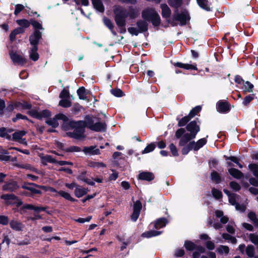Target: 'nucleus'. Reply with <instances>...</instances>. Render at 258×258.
<instances>
[{
    "label": "nucleus",
    "instance_id": "1",
    "mask_svg": "<svg viewBox=\"0 0 258 258\" xmlns=\"http://www.w3.org/2000/svg\"><path fill=\"white\" fill-rule=\"evenodd\" d=\"M114 20L117 26L126 25V19L129 17L132 19L136 18L139 15V11L132 6L128 8V11L124 8L119 7L114 10Z\"/></svg>",
    "mask_w": 258,
    "mask_h": 258
},
{
    "label": "nucleus",
    "instance_id": "2",
    "mask_svg": "<svg viewBox=\"0 0 258 258\" xmlns=\"http://www.w3.org/2000/svg\"><path fill=\"white\" fill-rule=\"evenodd\" d=\"M200 124L201 121L199 118H196L195 120L190 121L186 125V130L189 133L183 135L179 140V146H184L188 142L196 138L197 134L200 131Z\"/></svg>",
    "mask_w": 258,
    "mask_h": 258
},
{
    "label": "nucleus",
    "instance_id": "3",
    "mask_svg": "<svg viewBox=\"0 0 258 258\" xmlns=\"http://www.w3.org/2000/svg\"><path fill=\"white\" fill-rule=\"evenodd\" d=\"M48 208V207H38L35 206L32 204H24L23 206L21 207L19 209L16 210L14 209L15 212H18L20 214L23 215L27 212V210H33L34 211V217H30V219L32 221H35L36 220L41 219L42 218L41 216L39 215L38 214L42 211L45 212L48 214H51V213L49 211L46 210Z\"/></svg>",
    "mask_w": 258,
    "mask_h": 258
},
{
    "label": "nucleus",
    "instance_id": "4",
    "mask_svg": "<svg viewBox=\"0 0 258 258\" xmlns=\"http://www.w3.org/2000/svg\"><path fill=\"white\" fill-rule=\"evenodd\" d=\"M142 18L147 22H151L154 27H158L161 24V18L155 8L147 7L141 13Z\"/></svg>",
    "mask_w": 258,
    "mask_h": 258
},
{
    "label": "nucleus",
    "instance_id": "5",
    "mask_svg": "<svg viewBox=\"0 0 258 258\" xmlns=\"http://www.w3.org/2000/svg\"><path fill=\"white\" fill-rule=\"evenodd\" d=\"M190 19V17L187 11L185 10L179 13L178 10H175L172 15V19H169L167 21V23L172 27H175L178 25L176 21H179L180 25L183 26L186 25Z\"/></svg>",
    "mask_w": 258,
    "mask_h": 258
},
{
    "label": "nucleus",
    "instance_id": "6",
    "mask_svg": "<svg viewBox=\"0 0 258 258\" xmlns=\"http://www.w3.org/2000/svg\"><path fill=\"white\" fill-rule=\"evenodd\" d=\"M85 127L96 132H104L107 128L106 123L104 122L94 123V117L91 114L86 115L84 117Z\"/></svg>",
    "mask_w": 258,
    "mask_h": 258
},
{
    "label": "nucleus",
    "instance_id": "7",
    "mask_svg": "<svg viewBox=\"0 0 258 258\" xmlns=\"http://www.w3.org/2000/svg\"><path fill=\"white\" fill-rule=\"evenodd\" d=\"M21 187L23 189H27L31 192V194L27 191H24L23 194L26 196H30L34 195H41L42 191L35 187H37L43 189L45 191L47 190V187L44 185H40L32 182H25Z\"/></svg>",
    "mask_w": 258,
    "mask_h": 258
},
{
    "label": "nucleus",
    "instance_id": "8",
    "mask_svg": "<svg viewBox=\"0 0 258 258\" xmlns=\"http://www.w3.org/2000/svg\"><path fill=\"white\" fill-rule=\"evenodd\" d=\"M83 120H79L78 123L74 128V131L73 132H69L67 135L71 138L79 139L83 137L85 132V125Z\"/></svg>",
    "mask_w": 258,
    "mask_h": 258
},
{
    "label": "nucleus",
    "instance_id": "9",
    "mask_svg": "<svg viewBox=\"0 0 258 258\" xmlns=\"http://www.w3.org/2000/svg\"><path fill=\"white\" fill-rule=\"evenodd\" d=\"M248 168L255 177H251L249 179V183L255 187L258 186V163H251L248 164Z\"/></svg>",
    "mask_w": 258,
    "mask_h": 258
},
{
    "label": "nucleus",
    "instance_id": "10",
    "mask_svg": "<svg viewBox=\"0 0 258 258\" xmlns=\"http://www.w3.org/2000/svg\"><path fill=\"white\" fill-rule=\"evenodd\" d=\"M27 114L31 117L39 120H42L43 118H48L51 116V112L48 109H44L40 112L33 109L28 111Z\"/></svg>",
    "mask_w": 258,
    "mask_h": 258
},
{
    "label": "nucleus",
    "instance_id": "11",
    "mask_svg": "<svg viewBox=\"0 0 258 258\" xmlns=\"http://www.w3.org/2000/svg\"><path fill=\"white\" fill-rule=\"evenodd\" d=\"M42 39V33L39 30H34L29 36V41L32 47H38V45L41 39Z\"/></svg>",
    "mask_w": 258,
    "mask_h": 258
},
{
    "label": "nucleus",
    "instance_id": "12",
    "mask_svg": "<svg viewBox=\"0 0 258 258\" xmlns=\"http://www.w3.org/2000/svg\"><path fill=\"white\" fill-rule=\"evenodd\" d=\"M142 209V204L140 200H137L134 203L133 212L131 215V219L133 221L136 222L138 219L141 211Z\"/></svg>",
    "mask_w": 258,
    "mask_h": 258
},
{
    "label": "nucleus",
    "instance_id": "13",
    "mask_svg": "<svg viewBox=\"0 0 258 258\" xmlns=\"http://www.w3.org/2000/svg\"><path fill=\"white\" fill-rule=\"evenodd\" d=\"M217 109L221 113H227L231 110L230 104L227 101L220 100L217 102Z\"/></svg>",
    "mask_w": 258,
    "mask_h": 258
},
{
    "label": "nucleus",
    "instance_id": "14",
    "mask_svg": "<svg viewBox=\"0 0 258 258\" xmlns=\"http://www.w3.org/2000/svg\"><path fill=\"white\" fill-rule=\"evenodd\" d=\"M9 55L11 60L14 63H17L23 66L27 61V59L13 51H10L9 52Z\"/></svg>",
    "mask_w": 258,
    "mask_h": 258
},
{
    "label": "nucleus",
    "instance_id": "15",
    "mask_svg": "<svg viewBox=\"0 0 258 258\" xmlns=\"http://www.w3.org/2000/svg\"><path fill=\"white\" fill-rule=\"evenodd\" d=\"M1 198L4 200H17L13 204L16 205L17 208H19L21 206L24 205L23 202L19 199V198L13 194H4L1 196Z\"/></svg>",
    "mask_w": 258,
    "mask_h": 258
},
{
    "label": "nucleus",
    "instance_id": "16",
    "mask_svg": "<svg viewBox=\"0 0 258 258\" xmlns=\"http://www.w3.org/2000/svg\"><path fill=\"white\" fill-rule=\"evenodd\" d=\"M171 63L175 67L183 69L186 70H195L197 71L198 68L197 64H188L183 63L180 62H172Z\"/></svg>",
    "mask_w": 258,
    "mask_h": 258
},
{
    "label": "nucleus",
    "instance_id": "17",
    "mask_svg": "<svg viewBox=\"0 0 258 258\" xmlns=\"http://www.w3.org/2000/svg\"><path fill=\"white\" fill-rule=\"evenodd\" d=\"M9 224L11 229L16 231H22L25 227L21 221L16 220H11Z\"/></svg>",
    "mask_w": 258,
    "mask_h": 258
},
{
    "label": "nucleus",
    "instance_id": "18",
    "mask_svg": "<svg viewBox=\"0 0 258 258\" xmlns=\"http://www.w3.org/2000/svg\"><path fill=\"white\" fill-rule=\"evenodd\" d=\"M160 8L162 10L161 15L162 17L165 18L167 22L169 19H172V18H170L171 11L167 4H161Z\"/></svg>",
    "mask_w": 258,
    "mask_h": 258
},
{
    "label": "nucleus",
    "instance_id": "19",
    "mask_svg": "<svg viewBox=\"0 0 258 258\" xmlns=\"http://www.w3.org/2000/svg\"><path fill=\"white\" fill-rule=\"evenodd\" d=\"M182 147L183 148L181 150V153L183 155H187L189 152V151H191L192 150L197 151V149L195 148V142L194 141H190Z\"/></svg>",
    "mask_w": 258,
    "mask_h": 258
},
{
    "label": "nucleus",
    "instance_id": "20",
    "mask_svg": "<svg viewBox=\"0 0 258 258\" xmlns=\"http://www.w3.org/2000/svg\"><path fill=\"white\" fill-rule=\"evenodd\" d=\"M168 223V220L166 218L162 217L156 219L153 223H151V225L154 224V228L158 229L165 227Z\"/></svg>",
    "mask_w": 258,
    "mask_h": 258
},
{
    "label": "nucleus",
    "instance_id": "21",
    "mask_svg": "<svg viewBox=\"0 0 258 258\" xmlns=\"http://www.w3.org/2000/svg\"><path fill=\"white\" fill-rule=\"evenodd\" d=\"M19 186L16 181H12L6 183L3 186V189L5 191H14L19 188Z\"/></svg>",
    "mask_w": 258,
    "mask_h": 258
},
{
    "label": "nucleus",
    "instance_id": "22",
    "mask_svg": "<svg viewBox=\"0 0 258 258\" xmlns=\"http://www.w3.org/2000/svg\"><path fill=\"white\" fill-rule=\"evenodd\" d=\"M155 178V176L152 172L148 171H143L141 172L138 175V178L142 180L151 181Z\"/></svg>",
    "mask_w": 258,
    "mask_h": 258
},
{
    "label": "nucleus",
    "instance_id": "23",
    "mask_svg": "<svg viewBox=\"0 0 258 258\" xmlns=\"http://www.w3.org/2000/svg\"><path fill=\"white\" fill-rule=\"evenodd\" d=\"M95 146H91L90 147H84L82 151L86 154H90L92 155H99L100 154V150L95 148Z\"/></svg>",
    "mask_w": 258,
    "mask_h": 258
},
{
    "label": "nucleus",
    "instance_id": "24",
    "mask_svg": "<svg viewBox=\"0 0 258 258\" xmlns=\"http://www.w3.org/2000/svg\"><path fill=\"white\" fill-rule=\"evenodd\" d=\"M241 89L244 94H246L247 93H251L254 90V85L249 81H246L242 84Z\"/></svg>",
    "mask_w": 258,
    "mask_h": 258
},
{
    "label": "nucleus",
    "instance_id": "25",
    "mask_svg": "<svg viewBox=\"0 0 258 258\" xmlns=\"http://www.w3.org/2000/svg\"><path fill=\"white\" fill-rule=\"evenodd\" d=\"M136 25L140 33L145 32L148 30V24L144 20H140L137 22Z\"/></svg>",
    "mask_w": 258,
    "mask_h": 258
},
{
    "label": "nucleus",
    "instance_id": "26",
    "mask_svg": "<svg viewBox=\"0 0 258 258\" xmlns=\"http://www.w3.org/2000/svg\"><path fill=\"white\" fill-rule=\"evenodd\" d=\"M228 172L233 177L236 179H241L243 177V173L241 171L236 168H229L228 169Z\"/></svg>",
    "mask_w": 258,
    "mask_h": 258
},
{
    "label": "nucleus",
    "instance_id": "27",
    "mask_svg": "<svg viewBox=\"0 0 258 258\" xmlns=\"http://www.w3.org/2000/svg\"><path fill=\"white\" fill-rule=\"evenodd\" d=\"M25 32V30H23L22 28H16L11 31L9 39L10 40L13 42L16 40V36L18 34H23Z\"/></svg>",
    "mask_w": 258,
    "mask_h": 258
},
{
    "label": "nucleus",
    "instance_id": "28",
    "mask_svg": "<svg viewBox=\"0 0 258 258\" xmlns=\"http://www.w3.org/2000/svg\"><path fill=\"white\" fill-rule=\"evenodd\" d=\"M77 123L78 121L68 120L63 122L61 125V127L63 131H67L70 129L74 128Z\"/></svg>",
    "mask_w": 258,
    "mask_h": 258
},
{
    "label": "nucleus",
    "instance_id": "29",
    "mask_svg": "<svg viewBox=\"0 0 258 258\" xmlns=\"http://www.w3.org/2000/svg\"><path fill=\"white\" fill-rule=\"evenodd\" d=\"M92 5L94 9L97 11L103 13L104 12L105 9L101 0H91Z\"/></svg>",
    "mask_w": 258,
    "mask_h": 258
},
{
    "label": "nucleus",
    "instance_id": "30",
    "mask_svg": "<svg viewBox=\"0 0 258 258\" xmlns=\"http://www.w3.org/2000/svg\"><path fill=\"white\" fill-rule=\"evenodd\" d=\"M162 233V231L152 230L143 233L142 234V237L146 238H151L152 237H155L159 235Z\"/></svg>",
    "mask_w": 258,
    "mask_h": 258
},
{
    "label": "nucleus",
    "instance_id": "31",
    "mask_svg": "<svg viewBox=\"0 0 258 258\" xmlns=\"http://www.w3.org/2000/svg\"><path fill=\"white\" fill-rule=\"evenodd\" d=\"M38 47H32L29 51L30 58L34 61L38 60L39 55L37 52Z\"/></svg>",
    "mask_w": 258,
    "mask_h": 258
},
{
    "label": "nucleus",
    "instance_id": "32",
    "mask_svg": "<svg viewBox=\"0 0 258 258\" xmlns=\"http://www.w3.org/2000/svg\"><path fill=\"white\" fill-rule=\"evenodd\" d=\"M16 22L20 26L19 28H22L23 30L28 28L30 25V20L29 21L25 19H18Z\"/></svg>",
    "mask_w": 258,
    "mask_h": 258
},
{
    "label": "nucleus",
    "instance_id": "33",
    "mask_svg": "<svg viewBox=\"0 0 258 258\" xmlns=\"http://www.w3.org/2000/svg\"><path fill=\"white\" fill-rule=\"evenodd\" d=\"M57 192V194L58 195H59L60 197L63 198L64 199H65L69 201H71L72 202H78V200L77 199L72 197L71 195L66 191L61 190L58 191Z\"/></svg>",
    "mask_w": 258,
    "mask_h": 258
},
{
    "label": "nucleus",
    "instance_id": "34",
    "mask_svg": "<svg viewBox=\"0 0 258 258\" xmlns=\"http://www.w3.org/2000/svg\"><path fill=\"white\" fill-rule=\"evenodd\" d=\"M211 179L216 184H219L221 182V177L217 171L213 170L210 174Z\"/></svg>",
    "mask_w": 258,
    "mask_h": 258
},
{
    "label": "nucleus",
    "instance_id": "35",
    "mask_svg": "<svg viewBox=\"0 0 258 258\" xmlns=\"http://www.w3.org/2000/svg\"><path fill=\"white\" fill-rule=\"evenodd\" d=\"M191 118L189 117V116L186 115L184 116L181 119H179L178 117L177 118V120H178L177 125L179 127H182L187 125Z\"/></svg>",
    "mask_w": 258,
    "mask_h": 258
},
{
    "label": "nucleus",
    "instance_id": "36",
    "mask_svg": "<svg viewBox=\"0 0 258 258\" xmlns=\"http://www.w3.org/2000/svg\"><path fill=\"white\" fill-rule=\"evenodd\" d=\"M168 5L172 8L178 10L183 3V0H167Z\"/></svg>",
    "mask_w": 258,
    "mask_h": 258
},
{
    "label": "nucleus",
    "instance_id": "37",
    "mask_svg": "<svg viewBox=\"0 0 258 258\" xmlns=\"http://www.w3.org/2000/svg\"><path fill=\"white\" fill-rule=\"evenodd\" d=\"M255 98V94H250L248 95H246L243 99L242 104L245 106L247 107L249 103Z\"/></svg>",
    "mask_w": 258,
    "mask_h": 258
},
{
    "label": "nucleus",
    "instance_id": "38",
    "mask_svg": "<svg viewBox=\"0 0 258 258\" xmlns=\"http://www.w3.org/2000/svg\"><path fill=\"white\" fill-rule=\"evenodd\" d=\"M197 2L199 7L202 9L207 11H211V8L208 4V0H197Z\"/></svg>",
    "mask_w": 258,
    "mask_h": 258
},
{
    "label": "nucleus",
    "instance_id": "39",
    "mask_svg": "<svg viewBox=\"0 0 258 258\" xmlns=\"http://www.w3.org/2000/svg\"><path fill=\"white\" fill-rule=\"evenodd\" d=\"M208 138L207 135L206 138L199 139L197 142H195V148L198 151L200 148H202L207 143V138Z\"/></svg>",
    "mask_w": 258,
    "mask_h": 258
},
{
    "label": "nucleus",
    "instance_id": "40",
    "mask_svg": "<svg viewBox=\"0 0 258 258\" xmlns=\"http://www.w3.org/2000/svg\"><path fill=\"white\" fill-rule=\"evenodd\" d=\"M77 94L79 96L80 99L81 100H86V89L84 87H80L77 91Z\"/></svg>",
    "mask_w": 258,
    "mask_h": 258
},
{
    "label": "nucleus",
    "instance_id": "41",
    "mask_svg": "<svg viewBox=\"0 0 258 258\" xmlns=\"http://www.w3.org/2000/svg\"><path fill=\"white\" fill-rule=\"evenodd\" d=\"M26 132L25 131H19L15 132L13 134V140L15 141H17L22 139V137L25 136Z\"/></svg>",
    "mask_w": 258,
    "mask_h": 258
},
{
    "label": "nucleus",
    "instance_id": "42",
    "mask_svg": "<svg viewBox=\"0 0 258 258\" xmlns=\"http://www.w3.org/2000/svg\"><path fill=\"white\" fill-rule=\"evenodd\" d=\"M45 121V123L47 124L48 125L51 126L52 128H55L57 127L59 125V123L57 119L55 118V116L53 118H49Z\"/></svg>",
    "mask_w": 258,
    "mask_h": 258
},
{
    "label": "nucleus",
    "instance_id": "43",
    "mask_svg": "<svg viewBox=\"0 0 258 258\" xmlns=\"http://www.w3.org/2000/svg\"><path fill=\"white\" fill-rule=\"evenodd\" d=\"M30 25H32V26H33L34 30L40 31V30L44 29L42 24L34 19H30Z\"/></svg>",
    "mask_w": 258,
    "mask_h": 258
},
{
    "label": "nucleus",
    "instance_id": "44",
    "mask_svg": "<svg viewBox=\"0 0 258 258\" xmlns=\"http://www.w3.org/2000/svg\"><path fill=\"white\" fill-rule=\"evenodd\" d=\"M223 157L226 160H229L232 162L236 163L238 166L239 168H242L243 166L241 163H239V159L237 157L233 156L228 157L226 155H224Z\"/></svg>",
    "mask_w": 258,
    "mask_h": 258
},
{
    "label": "nucleus",
    "instance_id": "45",
    "mask_svg": "<svg viewBox=\"0 0 258 258\" xmlns=\"http://www.w3.org/2000/svg\"><path fill=\"white\" fill-rule=\"evenodd\" d=\"M88 166L92 168H101L103 167L105 168L106 167V165L105 164H104L103 162H95L90 161L88 162Z\"/></svg>",
    "mask_w": 258,
    "mask_h": 258
},
{
    "label": "nucleus",
    "instance_id": "46",
    "mask_svg": "<svg viewBox=\"0 0 258 258\" xmlns=\"http://www.w3.org/2000/svg\"><path fill=\"white\" fill-rule=\"evenodd\" d=\"M184 246L188 251H192L196 249V245L191 241L185 240Z\"/></svg>",
    "mask_w": 258,
    "mask_h": 258
},
{
    "label": "nucleus",
    "instance_id": "47",
    "mask_svg": "<svg viewBox=\"0 0 258 258\" xmlns=\"http://www.w3.org/2000/svg\"><path fill=\"white\" fill-rule=\"evenodd\" d=\"M202 110V107L200 105L196 106V107L192 108L190 111L188 115L192 118L197 115Z\"/></svg>",
    "mask_w": 258,
    "mask_h": 258
},
{
    "label": "nucleus",
    "instance_id": "48",
    "mask_svg": "<svg viewBox=\"0 0 258 258\" xmlns=\"http://www.w3.org/2000/svg\"><path fill=\"white\" fill-rule=\"evenodd\" d=\"M156 148V144L155 143H151L150 144L147 145V146L145 147L144 150H143L142 152L143 154H147L152 152Z\"/></svg>",
    "mask_w": 258,
    "mask_h": 258
},
{
    "label": "nucleus",
    "instance_id": "49",
    "mask_svg": "<svg viewBox=\"0 0 258 258\" xmlns=\"http://www.w3.org/2000/svg\"><path fill=\"white\" fill-rule=\"evenodd\" d=\"M110 92L113 95L117 97H121L124 95L123 92L119 88L112 89Z\"/></svg>",
    "mask_w": 258,
    "mask_h": 258
},
{
    "label": "nucleus",
    "instance_id": "50",
    "mask_svg": "<svg viewBox=\"0 0 258 258\" xmlns=\"http://www.w3.org/2000/svg\"><path fill=\"white\" fill-rule=\"evenodd\" d=\"M212 193L213 197L217 200L221 199L223 197L222 192L214 187L212 188Z\"/></svg>",
    "mask_w": 258,
    "mask_h": 258
},
{
    "label": "nucleus",
    "instance_id": "51",
    "mask_svg": "<svg viewBox=\"0 0 258 258\" xmlns=\"http://www.w3.org/2000/svg\"><path fill=\"white\" fill-rule=\"evenodd\" d=\"M85 192L86 191L83 188H79L78 187L76 188L74 191V194L77 198H80L86 195Z\"/></svg>",
    "mask_w": 258,
    "mask_h": 258
},
{
    "label": "nucleus",
    "instance_id": "52",
    "mask_svg": "<svg viewBox=\"0 0 258 258\" xmlns=\"http://www.w3.org/2000/svg\"><path fill=\"white\" fill-rule=\"evenodd\" d=\"M59 105L64 108H67L71 106L72 102L69 99H62L59 102Z\"/></svg>",
    "mask_w": 258,
    "mask_h": 258
},
{
    "label": "nucleus",
    "instance_id": "53",
    "mask_svg": "<svg viewBox=\"0 0 258 258\" xmlns=\"http://www.w3.org/2000/svg\"><path fill=\"white\" fill-rule=\"evenodd\" d=\"M24 119V120H28V121L29 122H31L32 123H33V121L29 119L27 116L26 115H23L21 113H17L16 115V117H14L12 118V121L13 122H16L18 119Z\"/></svg>",
    "mask_w": 258,
    "mask_h": 258
},
{
    "label": "nucleus",
    "instance_id": "54",
    "mask_svg": "<svg viewBox=\"0 0 258 258\" xmlns=\"http://www.w3.org/2000/svg\"><path fill=\"white\" fill-rule=\"evenodd\" d=\"M246 253L249 257L254 255V247L252 245H248L246 248Z\"/></svg>",
    "mask_w": 258,
    "mask_h": 258
},
{
    "label": "nucleus",
    "instance_id": "55",
    "mask_svg": "<svg viewBox=\"0 0 258 258\" xmlns=\"http://www.w3.org/2000/svg\"><path fill=\"white\" fill-rule=\"evenodd\" d=\"M169 148L172 154V155L174 157H177L179 155L178 150L173 143H171L169 145Z\"/></svg>",
    "mask_w": 258,
    "mask_h": 258
},
{
    "label": "nucleus",
    "instance_id": "56",
    "mask_svg": "<svg viewBox=\"0 0 258 258\" xmlns=\"http://www.w3.org/2000/svg\"><path fill=\"white\" fill-rule=\"evenodd\" d=\"M217 251L220 254L225 253L227 254L229 253V248L227 246L220 245L218 248H217Z\"/></svg>",
    "mask_w": 258,
    "mask_h": 258
},
{
    "label": "nucleus",
    "instance_id": "57",
    "mask_svg": "<svg viewBox=\"0 0 258 258\" xmlns=\"http://www.w3.org/2000/svg\"><path fill=\"white\" fill-rule=\"evenodd\" d=\"M185 130L184 128L180 127L178 128L175 133V137L176 139H181L184 134H185Z\"/></svg>",
    "mask_w": 258,
    "mask_h": 258
},
{
    "label": "nucleus",
    "instance_id": "58",
    "mask_svg": "<svg viewBox=\"0 0 258 258\" xmlns=\"http://www.w3.org/2000/svg\"><path fill=\"white\" fill-rule=\"evenodd\" d=\"M16 167H18L19 168H22V169H26L32 170L33 171H35L36 169L34 167H33L30 164H16L15 165Z\"/></svg>",
    "mask_w": 258,
    "mask_h": 258
},
{
    "label": "nucleus",
    "instance_id": "59",
    "mask_svg": "<svg viewBox=\"0 0 258 258\" xmlns=\"http://www.w3.org/2000/svg\"><path fill=\"white\" fill-rule=\"evenodd\" d=\"M229 186L235 191H238L241 189V186L239 184L235 181L230 182Z\"/></svg>",
    "mask_w": 258,
    "mask_h": 258
},
{
    "label": "nucleus",
    "instance_id": "60",
    "mask_svg": "<svg viewBox=\"0 0 258 258\" xmlns=\"http://www.w3.org/2000/svg\"><path fill=\"white\" fill-rule=\"evenodd\" d=\"M249 239L250 241L255 245L258 246V235L254 233H250L249 235Z\"/></svg>",
    "mask_w": 258,
    "mask_h": 258
},
{
    "label": "nucleus",
    "instance_id": "61",
    "mask_svg": "<svg viewBox=\"0 0 258 258\" xmlns=\"http://www.w3.org/2000/svg\"><path fill=\"white\" fill-rule=\"evenodd\" d=\"M24 9L25 7L22 4H17L15 5V9L14 14L15 16H17Z\"/></svg>",
    "mask_w": 258,
    "mask_h": 258
},
{
    "label": "nucleus",
    "instance_id": "62",
    "mask_svg": "<svg viewBox=\"0 0 258 258\" xmlns=\"http://www.w3.org/2000/svg\"><path fill=\"white\" fill-rule=\"evenodd\" d=\"M82 150L81 148L78 146H71L69 148H66V152H81Z\"/></svg>",
    "mask_w": 258,
    "mask_h": 258
},
{
    "label": "nucleus",
    "instance_id": "63",
    "mask_svg": "<svg viewBox=\"0 0 258 258\" xmlns=\"http://www.w3.org/2000/svg\"><path fill=\"white\" fill-rule=\"evenodd\" d=\"M10 222L8 216L0 215V224L7 225Z\"/></svg>",
    "mask_w": 258,
    "mask_h": 258
},
{
    "label": "nucleus",
    "instance_id": "64",
    "mask_svg": "<svg viewBox=\"0 0 258 258\" xmlns=\"http://www.w3.org/2000/svg\"><path fill=\"white\" fill-rule=\"evenodd\" d=\"M59 97L61 99H69L70 97V93L68 90L63 89L59 94Z\"/></svg>",
    "mask_w": 258,
    "mask_h": 258
}]
</instances>
